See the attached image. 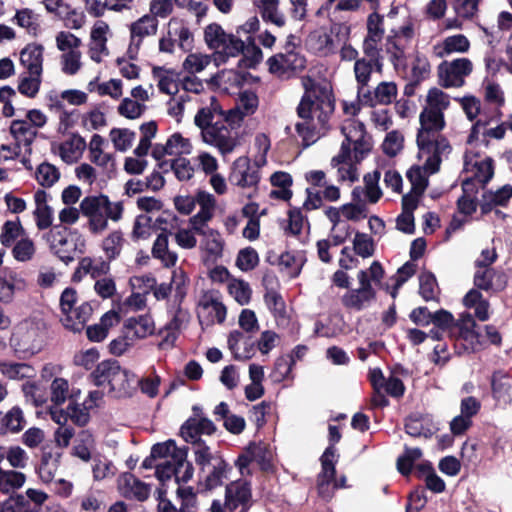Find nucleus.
Returning <instances> with one entry per match:
<instances>
[{
	"mask_svg": "<svg viewBox=\"0 0 512 512\" xmlns=\"http://www.w3.org/2000/svg\"><path fill=\"white\" fill-rule=\"evenodd\" d=\"M273 453L269 445L264 442L251 443L238 456L236 465L242 475L250 474L249 465L256 463L260 469L267 471L271 467Z\"/></svg>",
	"mask_w": 512,
	"mask_h": 512,
	"instance_id": "20",
	"label": "nucleus"
},
{
	"mask_svg": "<svg viewBox=\"0 0 512 512\" xmlns=\"http://www.w3.org/2000/svg\"><path fill=\"white\" fill-rule=\"evenodd\" d=\"M214 216L201 215L194 220V228L201 237L199 249L206 261H217L223 256L225 241L216 229L209 227Z\"/></svg>",
	"mask_w": 512,
	"mask_h": 512,
	"instance_id": "12",
	"label": "nucleus"
},
{
	"mask_svg": "<svg viewBox=\"0 0 512 512\" xmlns=\"http://www.w3.org/2000/svg\"><path fill=\"white\" fill-rule=\"evenodd\" d=\"M228 347L236 360H248L253 355V345L238 330L229 334Z\"/></svg>",
	"mask_w": 512,
	"mask_h": 512,
	"instance_id": "49",
	"label": "nucleus"
},
{
	"mask_svg": "<svg viewBox=\"0 0 512 512\" xmlns=\"http://www.w3.org/2000/svg\"><path fill=\"white\" fill-rule=\"evenodd\" d=\"M474 284L477 288L485 291H501L506 286L504 274L497 272L490 267L476 268Z\"/></svg>",
	"mask_w": 512,
	"mask_h": 512,
	"instance_id": "37",
	"label": "nucleus"
},
{
	"mask_svg": "<svg viewBox=\"0 0 512 512\" xmlns=\"http://www.w3.org/2000/svg\"><path fill=\"white\" fill-rule=\"evenodd\" d=\"M196 205L199 206V210L188 219L189 225L194 226V220L201 215H215L217 201L215 196L207 191L198 190L194 196L179 195L174 198L175 209L182 215H190Z\"/></svg>",
	"mask_w": 512,
	"mask_h": 512,
	"instance_id": "13",
	"label": "nucleus"
},
{
	"mask_svg": "<svg viewBox=\"0 0 512 512\" xmlns=\"http://www.w3.org/2000/svg\"><path fill=\"white\" fill-rule=\"evenodd\" d=\"M215 431V425L207 418L195 417L190 418L181 427V435L186 442H201L199 436L201 434L210 435Z\"/></svg>",
	"mask_w": 512,
	"mask_h": 512,
	"instance_id": "40",
	"label": "nucleus"
},
{
	"mask_svg": "<svg viewBox=\"0 0 512 512\" xmlns=\"http://www.w3.org/2000/svg\"><path fill=\"white\" fill-rule=\"evenodd\" d=\"M60 178L59 169L48 162L41 163L35 172V179L45 188L52 187Z\"/></svg>",
	"mask_w": 512,
	"mask_h": 512,
	"instance_id": "64",
	"label": "nucleus"
},
{
	"mask_svg": "<svg viewBox=\"0 0 512 512\" xmlns=\"http://www.w3.org/2000/svg\"><path fill=\"white\" fill-rule=\"evenodd\" d=\"M119 489L123 496L138 501H144L149 497L150 488L132 474H124L119 482Z\"/></svg>",
	"mask_w": 512,
	"mask_h": 512,
	"instance_id": "42",
	"label": "nucleus"
},
{
	"mask_svg": "<svg viewBox=\"0 0 512 512\" xmlns=\"http://www.w3.org/2000/svg\"><path fill=\"white\" fill-rule=\"evenodd\" d=\"M364 274L360 275L359 288L347 291L342 297V304L351 310L360 311L368 306L376 296L373 286L368 285L364 278Z\"/></svg>",
	"mask_w": 512,
	"mask_h": 512,
	"instance_id": "31",
	"label": "nucleus"
},
{
	"mask_svg": "<svg viewBox=\"0 0 512 512\" xmlns=\"http://www.w3.org/2000/svg\"><path fill=\"white\" fill-rule=\"evenodd\" d=\"M104 139L98 134H94L89 142V159L94 164L109 168L113 166V158L109 153L103 151Z\"/></svg>",
	"mask_w": 512,
	"mask_h": 512,
	"instance_id": "55",
	"label": "nucleus"
},
{
	"mask_svg": "<svg viewBox=\"0 0 512 512\" xmlns=\"http://www.w3.org/2000/svg\"><path fill=\"white\" fill-rule=\"evenodd\" d=\"M79 394L80 390L73 393L66 408L50 407V417L56 424L64 426L70 420L75 425L82 427L89 423L91 411L100 405L103 394L97 390L90 391L82 402L78 399Z\"/></svg>",
	"mask_w": 512,
	"mask_h": 512,
	"instance_id": "5",
	"label": "nucleus"
},
{
	"mask_svg": "<svg viewBox=\"0 0 512 512\" xmlns=\"http://www.w3.org/2000/svg\"><path fill=\"white\" fill-rule=\"evenodd\" d=\"M193 149L189 138L184 137L181 133L175 132L170 135L165 143H158L152 148V156L160 161L165 156H177L191 154Z\"/></svg>",
	"mask_w": 512,
	"mask_h": 512,
	"instance_id": "24",
	"label": "nucleus"
},
{
	"mask_svg": "<svg viewBox=\"0 0 512 512\" xmlns=\"http://www.w3.org/2000/svg\"><path fill=\"white\" fill-rule=\"evenodd\" d=\"M269 72L283 77L290 71H296L304 68L305 59L296 52L279 53L267 60Z\"/></svg>",
	"mask_w": 512,
	"mask_h": 512,
	"instance_id": "32",
	"label": "nucleus"
},
{
	"mask_svg": "<svg viewBox=\"0 0 512 512\" xmlns=\"http://www.w3.org/2000/svg\"><path fill=\"white\" fill-rule=\"evenodd\" d=\"M473 71V63L468 58L443 61L437 68L439 82L443 87H461L465 78Z\"/></svg>",
	"mask_w": 512,
	"mask_h": 512,
	"instance_id": "15",
	"label": "nucleus"
},
{
	"mask_svg": "<svg viewBox=\"0 0 512 512\" xmlns=\"http://www.w3.org/2000/svg\"><path fill=\"white\" fill-rule=\"evenodd\" d=\"M59 307L61 324L74 333L81 332L85 328L93 312L90 303L86 301L79 303L77 292L72 288H66L61 293Z\"/></svg>",
	"mask_w": 512,
	"mask_h": 512,
	"instance_id": "8",
	"label": "nucleus"
},
{
	"mask_svg": "<svg viewBox=\"0 0 512 512\" xmlns=\"http://www.w3.org/2000/svg\"><path fill=\"white\" fill-rule=\"evenodd\" d=\"M512 197V186L504 185L496 191H488L484 193L480 208L483 214L489 213L494 206H504Z\"/></svg>",
	"mask_w": 512,
	"mask_h": 512,
	"instance_id": "48",
	"label": "nucleus"
},
{
	"mask_svg": "<svg viewBox=\"0 0 512 512\" xmlns=\"http://www.w3.org/2000/svg\"><path fill=\"white\" fill-rule=\"evenodd\" d=\"M80 211L87 218V226L92 234H101L108 228V220H121L124 207L120 201H110L104 194L88 195L80 201Z\"/></svg>",
	"mask_w": 512,
	"mask_h": 512,
	"instance_id": "3",
	"label": "nucleus"
},
{
	"mask_svg": "<svg viewBox=\"0 0 512 512\" xmlns=\"http://www.w3.org/2000/svg\"><path fill=\"white\" fill-rule=\"evenodd\" d=\"M152 75L162 93L175 95L178 92V75L174 70L154 67Z\"/></svg>",
	"mask_w": 512,
	"mask_h": 512,
	"instance_id": "47",
	"label": "nucleus"
},
{
	"mask_svg": "<svg viewBox=\"0 0 512 512\" xmlns=\"http://www.w3.org/2000/svg\"><path fill=\"white\" fill-rule=\"evenodd\" d=\"M433 320L431 323L434 324L435 328L430 331L431 338L435 340H439L441 338L440 331L447 332L450 337L453 334L454 327L457 326V322H455L453 315L446 311L440 310L433 314Z\"/></svg>",
	"mask_w": 512,
	"mask_h": 512,
	"instance_id": "56",
	"label": "nucleus"
},
{
	"mask_svg": "<svg viewBox=\"0 0 512 512\" xmlns=\"http://www.w3.org/2000/svg\"><path fill=\"white\" fill-rule=\"evenodd\" d=\"M383 58L381 54L377 56H366L357 59L354 63V76L357 82L358 96L365 86L371 80L372 73L375 71L379 74L383 72Z\"/></svg>",
	"mask_w": 512,
	"mask_h": 512,
	"instance_id": "30",
	"label": "nucleus"
},
{
	"mask_svg": "<svg viewBox=\"0 0 512 512\" xmlns=\"http://www.w3.org/2000/svg\"><path fill=\"white\" fill-rule=\"evenodd\" d=\"M124 332L135 340L151 336L155 331V323L148 314L128 318L123 325Z\"/></svg>",
	"mask_w": 512,
	"mask_h": 512,
	"instance_id": "39",
	"label": "nucleus"
},
{
	"mask_svg": "<svg viewBox=\"0 0 512 512\" xmlns=\"http://www.w3.org/2000/svg\"><path fill=\"white\" fill-rule=\"evenodd\" d=\"M449 105L450 98L448 94L437 87H433L427 92L423 109L444 114Z\"/></svg>",
	"mask_w": 512,
	"mask_h": 512,
	"instance_id": "62",
	"label": "nucleus"
},
{
	"mask_svg": "<svg viewBox=\"0 0 512 512\" xmlns=\"http://www.w3.org/2000/svg\"><path fill=\"white\" fill-rule=\"evenodd\" d=\"M353 153L346 146L340 147L338 153L331 159V166L336 169L339 182L353 183L359 179L357 164Z\"/></svg>",
	"mask_w": 512,
	"mask_h": 512,
	"instance_id": "26",
	"label": "nucleus"
},
{
	"mask_svg": "<svg viewBox=\"0 0 512 512\" xmlns=\"http://www.w3.org/2000/svg\"><path fill=\"white\" fill-rule=\"evenodd\" d=\"M420 128L417 133V147L421 156L431 160V155H449L452 147L449 141L439 135L445 127L444 114L423 109L419 115Z\"/></svg>",
	"mask_w": 512,
	"mask_h": 512,
	"instance_id": "2",
	"label": "nucleus"
},
{
	"mask_svg": "<svg viewBox=\"0 0 512 512\" xmlns=\"http://www.w3.org/2000/svg\"><path fill=\"white\" fill-rule=\"evenodd\" d=\"M95 385L108 386L109 392L116 397L131 396L137 388L138 378L118 362L106 360L97 365L92 372Z\"/></svg>",
	"mask_w": 512,
	"mask_h": 512,
	"instance_id": "4",
	"label": "nucleus"
},
{
	"mask_svg": "<svg viewBox=\"0 0 512 512\" xmlns=\"http://www.w3.org/2000/svg\"><path fill=\"white\" fill-rule=\"evenodd\" d=\"M470 41L463 34H454L445 37L432 46V55L442 59L452 54H464L470 49Z\"/></svg>",
	"mask_w": 512,
	"mask_h": 512,
	"instance_id": "33",
	"label": "nucleus"
},
{
	"mask_svg": "<svg viewBox=\"0 0 512 512\" xmlns=\"http://www.w3.org/2000/svg\"><path fill=\"white\" fill-rule=\"evenodd\" d=\"M464 171L467 177L464 180L484 185L493 176V165L490 158H480L475 155L466 154L464 159Z\"/></svg>",
	"mask_w": 512,
	"mask_h": 512,
	"instance_id": "25",
	"label": "nucleus"
},
{
	"mask_svg": "<svg viewBox=\"0 0 512 512\" xmlns=\"http://www.w3.org/2000/svg\"><path fill=\"white\" fill-rule=\"evenodd\" d=\"M259 100L253 91H243L240 93L237 105L234 109L228 111L226 120L231 123H238L244 117L250 116L258 109Z\"/></svg>",
	"mask_w": 512,
	"mask_h": 512,
	"instance_id": "36",
	"label": "nucleus"
},
{
	"mask_svg": "<svg viewBox=\"0 0 512 512\" xmlns=\"http://www.w3.org/2000/svg\"><path fill=\"white\" fill-rule=\"evenodd\" d=\"M414 37L415 23L411 19L390 30L386 38V52L396 70L406 67V52Z\"/></svg>",
	"mask_w": 512,
	"mask_h": 512,
	"instance_id": "11",
	"label": "nucleus"
},
{
	"mask_svg": "<svg viewBox=\"0 0 512 512\" xmlns=\"http://www.w3.org/2000/svg\"><path fill=\"white\" fill-rule=\"evenodd\" d=\"M26 482V475L16 470H4L0 468V492L10 495L22 488Z\"/></svg>",
	"mask_w": 512,
	"mask_h": 512,
	"instance_id": "54",
	"label": "nucleus"
},
{
	"mask_svg": "<svg viewBox=\"0 0 512 512\" xmlns=\"http://www.w3.org/2000/svg\"><path fill=\"white\" fill-rule=\"evenodd\" d=\"M73 393H77V390L70 389L68 380L62 377L54 378L49 387L52 407H61L67 400L70 401Z\"/></svg>",
	"mask_w": 512,
	"mask_h": 512,
	"instance_id": "52",
	"label": "nucleus"
},
{
	"mask_svg": "<svg viewBox=\"0 0 512 512\" xmlns=\"http://www.w3.org/2000/svg\"><path fill=\"white\" fill-rule=\"evenodd\" d=\"M13 21L29 34L35 35L39 30V16L29 8H22L16 11Z\"/></svg>",
	"mask_w": 512,
	"mask_h": 512,
	"instance_id": "63",
	"label": "nucleus"
},
{
	"mask_svg": "<svg viewBox=\"0 0 512 512\" xmlns=\"http://www.w3.org/2000/svg\"><path fill=\"white\" fill-rule=\"evenodd\" d=\"M186 452L176 446L172 440L164 443H157L151 449V458L165 460L182 461L186 459Z\"/></svg>",
	"mask_w": 512,
	"mask_h": 512,
	"instance_id": "51",
	"label": "nucleus"
},
{
	"mask_svg": "<svg viewBox=\"0 0 512 512\" xmlns=\"http://www.w3.org/2000/svg\"><path fill=\"white\" fill-rule=\"evenodd\" d=\"M69 239L83 238L77 231L60 226H54L47 234L50 249L64 262L72 261L76 252L75 245Z\"/></svg>",
	"mask_w": 512,
	"mask_h": 512,
	"instance_id": "19",
	"label": "nucleus"
},
{
	"mask_svg": "<svg viewBox=\"0 0 512 512\" xmlns=\"http://www.w3.org/2000/svg\"><path fill=\"white\" fill-rule=\"evenodd\" d=\"M301 84L304 95L297 107L300 121L295 128L303 144L310 146L329 130L334 100L328 83L316 82L309 76H303Z\"/></svg>",
	"mask_w": 512,
	"mask_h": 512,
	"instance_id": "1",
	"label": "nucleus"
},
{
	"mask_svg": "<svg viewBox=\"0 0 512 512\" xmlns=\"http://www.w3.org/2000/svg\"><path fill=\"white\" fill-rule=\"evenodd\" d=\"M95 446V438L89 430H82L72 447V455L84 462L91 460L92 450Z\"/></svg>",
	"mask_w": 512,
	"mask_h": 512,
	"instance_id": "53",
	"label": "nucleus"
},
{
	"mask_svg": "<svg viewBox=\"0 0 512 512\" xmlns=\"http://www.w3.org/2000/svg\"><path fill=\"white\" fill-rule=\"evenodd\" d=\"M169 35L173 36L179 48L185 52L193 47L194 36L188 25L179 18H171L167 24Z\"/></svg>",
	"mask_w": 512,
	"mask_h": 512,
	"instance_id": "43",
	"label": "nucleus"
},
{
	"mask_svg": "<svg viewBox=\"0 0 512 512\" xmlns=\"http://www.w3.org/2000/svg\"><path fill=\"white\" fill-rule=\"evenodd\" d=\"M112 32L104 20H97L91 27L88 42L89 58L95 63H101L109 55L107 42Z\"/></svg>",
	"mask_w": 512,
	"mask_h": 512,
	"instance_id": "22",
	"label": "nucleus"
},
{
	"mask_svg": "<svg viewBox=\"0 0 512 512\" xmlns=\"http://www.w3.org/2000/svg\"><path fill=\"white\" fill-rule=\"evenodd\" d=\"M152 256L158 259L166 268L174 267L178 260V255L175 251L169 249L168 235L161 233L155 239L152 250Z\"/></svg>",
	"mask_w": 512,
	"mask_h": 512,
	"instance_id": "44",
	"label": "nucleus"
},
{
	"mask_svg": "<svg viewBox=\"0 0 512 512\" xmlns=\"http://www.w3.org/2000/svg\"><path fill=\"white\" fill-rule=\"evenodd\" d=\"M447 157L448 155L433 153L430 157L432 162H430L428 158L421 156L420 148H418L417 158L421 164L413 165L406 174L411 183V190L423 194L428 186V177L439 171L441 162Z\"/></svg>",
	"mask_w": 512,
	"mask_h": 512,
	"instance_id": "14",
	"label": "nucleus"
},
{
	"mask_svg": "<svg viewBox=\"0 0 512 512\" xmlns=\"http://www.w3.org/2000/svg\"><path fill=\"white\" fill-rule=\"evenodd\" d=\"M35 209L33 215L40 230L49 228L53 223V208L48 204V194L44 190L34 193Z\"/></svg>",
	"mask_w": 512,
	"mask_h": 512,
	"instance_id": "41",
	"label": "nucleus"
},
{
	"mask_svg": "<svg viewBox=\"0 0 512 512\" xmlns=\"http://www.w3.org/2000/svg\"><path fill=\"white\" fill-rule=\"evenodd\" d=\"M349 33V27L342 24H335L330 29L321 27L308 35L306 46L314 54L327 57L336 52L341 41L348 40Z\"/></svg>",
	"mask_w": 512,
	"mask_h": 512,
	"instance_id": "9",
	"label": "nucleus"
},
{
	"mask_svg": "<svg viewBox=\"0 0 512 512\" xmlns=\"http://www.w3.org/2000/svg\"><path fill=\"white\" fill-rule=\"evenodd\" d=\"M251 504V489L245 481H235L226 487L225 506L230 512H246Z\"/></svg>",
	"mask_w": 512,
	"mask_h": 512,
	"instance_id": "27",
	"label": "nucleus"
},
{
	"mask_svg": "<svg viewBox=\"0 0 512 512\" xmlns=\"http://www.w3.org/2000/svg\"><path fill=\"white\" fill-rule=\"evenodd\" d=\"M158 30V20L154 16L145 14L130 25V36L132 41L139 44L145 37L155 35Z\"/></svg>",
	"mask_w": 512,
	"mask_h": 512,
	"instance_id": "45",
	"label": "nucleus"
},
{
	"mask_svg": "<svg viewBox=\"0 0 512 512\" xmlns=\"http://www.w3.org/2000/svg\"><path fill=\"white\" fill-rule=\"evenodd\" d=\"M213 55L202 52L189 53L182 63V69L191 75L204 71L212 62Z\"/></svg>",
	"mask_w": 512,
	"mask_h": 512,
	"instance_id": "59",
	"label": "nucleus"
},
{
	"mask_svg": "<svg viewBox=\"0 0 512 512\" xmlns=\"http://www.w3.org/2000/svg\"><path fill=\"white\" fill-rule=\"evenodd\" d=\"M197 315L202 325L222 323L226 318V307L215 292H205L199 299Z\"/></svg>",
	"mask_w": 512,
	"mask_h": 512,
	"instance_id": "21",
	"label": "nucleus"
},
{
	"mask_svg": "<svg viewBox=\"0 0 512 512\" xmlns=\"http://www.w3.org/2000/svg\"><path fill=\"white\" fill-rule=\"evenodd\" d=\"M87 147L85 139L77 133H71L62 142L52 145V150L66 164L78 162Z\"/></svg>",
	"mask_w": 512,
	"mask_h": 512,
	"instance_id": "28",
	"label": "nucleus"
},
{
	"mask_svg": "<svg viewBox=\"0 0 512 512\" xmlns=\"http://www.w3.org/2000/svg\"><path fill=\"white\" fill-rule=\"evenodd\" d=\"M201 139L215 147L223 156L232 153L240 144L237 133L221 122H215L213 126L204 130Z\"/></svg>",
	"mask_w": 512,
	"mask_h": 512,
	"instance_id": "17",
	"label": "nucleus"
},
{
	"mask_svg": "<svg viewBox=\"0 0 512 512\" xmlns=\"http://www.w3.org/2000/svg\"><path fill=\"white\" fill-rule=\"evenodd\" d=\"M324 215L331 223V239L335 246L345 242L351 234L349 221L358 222L365 219L368 215L367 207L364 203H346L338 207L328 206L324 210Z\"/></svg>",
	"mask_w": 512,
	"mask_h": 512,
	"instance_id": "6",
	"label": "nucleus"
},
{
	"mask_svg": "<svg viewBox=\"0 0 512 512\" xmlns=\"http://www.w3.org/2000/svg\"><path fill=\"white\" fill-rule=\"evenodd\" d=\"M0 372L9 379L20 380L32 377L35 370L25 363L0 361Z\"/></svg>",
	"mask_w": 512,
	"mask_h": 512,
	"instance_id": "60",
	"label": "nucleus"
},
{
	"mask_svg": "<svg viewBox=\"0 0 512 512\" xmlns=\"http://www.w3.org/2000/svg\"><path fill=\"white\" fill-rule=\"evenodd\" d=\"M20 65L28 74H42L44 47L38 43L27 44L19 54Z\"/></svg>",
	"mask_w": 512,
	"mask_h": 512,
	"instance_id": "35",
	"label": "nucleus"
},
{
	"mask_svg": "<svg viewBox=\"0 0 512 512\" xmlns=\"http://www.w3.org/2000/svg\"><path fill=\"white\" fill-rule=\"evenodd\" d=\"M89 90L99 96H109L113 100H119L123 95V83L120 79H110L102 83H89Z\"/></svg>",
	"mask_w": 512,
	"mask_h": 512,
	"instance_id": "61",
	"label": "nucleus"
},
{
	"mask_svg": "<svg viewBox=\"0 0 512 512\" xmlns=\"http://www.w3.org/2000/svg\"><path fill=\"white\" fill-rule=\"evenodd\" d=\"M476 323L471 315H465L453 329L452 338L466 351H475L482 345L481 336L475 331Z\"/></svg>",
	"mask_w": 512,
	"mask_h": 512,
	"instance_id": "29",
	"label": "nucleus"
},
{
	"mask_svg": "<svg viewBox=\"0 0 512 512\" xmlns=\"http://www.w3.org/2000/svg\"><path fill=\"white\" fill-rule=\"evenodd\" d=\"M11 342L17 352L31 356L41 350L44 335L37 325L23 323L14 332Z\"/></svg>",
	"mask_w": 512,
	"mask_h": 512,
	"instance_id": "16",
	"label": "nucleus"
},
{
	"mask_svg": "<svg viewBox=\"0 0 512 512\" xmlns=\"http://www.w3.org/2000/svg\"><path fill=\"white\" fill-rule=\"evenodd\" d=\"M203 39L210 50H213V60L216 65L227 62L231 57H237L244 50V42L237 36L227 33L218 23H211L204 28Z\"/></svg>",
	"mask_w": 512,
	"mask_h": 512,
	"instance_id": "7",
	"label": "nucleus"
},
{
	"mask_svg": "<svg viewBox=\"0 0 512 512\" xmlns=\"http://www.w3.org/2000/svg\"><path fill=\"white\" fill-rule=\"evenodd\" d=\"M463 303L467 308H473L475 310V316L480 321L488 320L489 303L478 290L471 289L463 298Z\"/></svg>",
	"mask_w": 512,
	"mask_h": 512,
	"instance_id": "57",
	"label": "nucleus"
},
{
	"mask_svg": "<svg viewBox=\"0 0 512 512\" xmlns=\"http://www.w3.org/2000/svg\"><path fill=\"white\" fill-rule=\"evenodd\" d=\"M397 85L392 81L380 82L373 91H367L358 96L365 105L374 107L377 104L389 105L397 97Z\"/></svg>",
	"mask_w": 512,
	"mask_h": 512,
	"instance_id": "34",
	"label": "nucleus"
},
{
	"mask_svg": "<svg viewBox=\"0 0 512 512\" xmlns=\"http://www.w3.org/2000/svg\"><path fill=\"white\" fill-rule=\"evenodd\" d=\"M220 114H222V110L217 99L210 95L208 103L197 111L194 124L201 130V133H204V130L213 126L214 123L212 122L215 116Z\"/></svg>",
	"mask_w": 512,
	"mask_h": 512,
	"instance_id": "46",
	"label": "nucleus"
},
{
	"mask_svg": "<svg viewBox=\"0 0 512 512\" xmlns=\"http://www.w3.org/2000/svg\"><path fill=\"white\" fill-rule=\"evenodd\" d=\"M10 132L19 146L29 147L38 135V131L25 119L12 121Z\"/></svg>",
	"mask_w": 512,
	"mask_h": 512,
	"instance_id": "50",
	"label": "nucleus"
},
{
	"mask_svg": "<svg viewBox=\"0 0 512 512\" xmlns=\"http://www.w3.org/2000/svg\"><path fill=\"white\" fill-rule=\"evenodd\" d=\"M256 162L251 163L247 156L238 157L232 164L229 181L240 189L257 190L260 182V172Z\"/></svg>",
	"mask_w": 512,
	"mask_h": 512,
	"instance_id": "18",
	"label": "nucleus"
},
{
	"mask_svg": "<svg viewBox=\"0 0 512 512\" xmlns=\"http://www.w3.org/2000/svg\"><path fill=\"white\" fill-rule=\"evenodd\" d=\"M60 465V455L51 452L44 453L38 468L40 479L49 483L56 477Z\"/></svg>",
	"mask_w": 512,
	"mask_h": 512,
	"instance_id": "58",
	"label": "nucleus"
},
{
	"mask_svg": "<svg viewBox=\"0 0 512 512\" xmlns=\"http://www.w3.org/2000/svg\"><path fill=\"white\" fill-rule=\"evenodd\" d=\"M367 33L363 40L362 50L365 56H377L385 34L384 18L377 12L368 15L366 22Z\"/></svg>",
	"mask_w": 512,
	"mask_h": 512,
	"instance_id": "23",
	"label": "nucleus"
},
{
	"mask_svg": "<svg viewBox=\"0 0 512 512\" xmlns=\"http://www.w3.org/2000/svg\"><path fill=\"white\" fill-rule=\"evenodd\" d=\"M344 137L340 147L346 146L353 153L356 162H361L371 152L373 144L363 122L356 118H346L340 125Z\"/></svg>",
	"mask_w": 512,
	"mask_h": 512,
	"instance_id": "10",
	"label": "nucleus"
},
{
	"mask_svg": "<svg viewBox=\"0 0 512 512\" xmlns=\"http://www.w3.org/2000/svg\"><path fill=\"white\" fill-rule=\"evenodd\" d=\"M253 4L265 23L279 29L285 27L287 18L279 8V0H254Z\"/></svg>",
	"mask_w": 512,
	"mask_h": 512,
	"instance_id": "38",
	"label": "nucleus"
}]
</instances>
